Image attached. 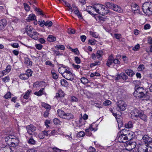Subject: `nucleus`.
<instances>
[{
	"label": "nucleus",
	"instance_id": "57",
	"mask_svg": "<svg viewBox=\"0 0 152 152\" xmlns=\"http://www.w3.org/2000/svg\"><path fill=\"white\" fill-rule=\"evenodd\" d=\"M88 41L89 44L91 45H95L96 42V41L95 40L93 39H90Z\"/></svg>",
	"mask_w": 152,
	"mask_h": 152
},
{
	"label": "nucleus",
	"instance_id": "63",
	"mask_svg": "<svg viewBox=\"0 0 152 152\" xmlns=\"http://www.w3.org/2000/svg\"><path fill=\"white\" fill-rule=\"evenodd\" d=\"M95 149L91 146L88 149V152H95Z\"/></svg>",
	"mask_w": 152,
	"mask_h": 152
},
{
	"label": "nucleus",
	"instance_id": "60",
	"mask_svg": "<svg viewBox=\"0 0 152 152\" xmlns=\"http://www.w3.org/2000/svg\"><path fill=\"white\" fill-rule=\"evenodd\" d=\"M35 10L37 12H39L40 15H44V14L42 12V11L41 9L36 7L35 8Z\"/></svg>",
	"mask_w": 152,
	"mask_h": 152
},
{
	"label": "nucleus",
	"instance_id": "52",
	"mask_svg": "<svg viewBox=\"0 0 152 152\" xmlns=\"http://www.w3.org/2000/svg\"><path fill=\"white\" fill-rule=\"evenodd\" d=\"M28 142L29 143L31 144L34 145L35 143V141L34 140L33 138L31 137L30 139L28 141Z\"/></svg>",
	"mask_w": 152,
	"mask_h": 152
},
{
	"label": "nucleus",
	"instance_id": "38",
	"mask_svg": "<svg viewBox=\"0 0 152 152\" xmlns=\"http://www.w3.org/2000/svg\"><path fill=\"white\" fill-rule=\"evenodd\" d=\"M75 14L77 15L79 18L82 19L83 17L81 13L80 12L79 10L74 12Z\"/></svg>",
	"mask_w": 152,
	"mask_h": 152
},
{
	"label": "nucleus",
	"instance_id": "18",
	"mask_svg": "<svg viewBox=\"0 0 152 152\" xmlns=\"http://www.w3.org/2000/svg\"><path fill=\"white\" fill-rule=\"evenodd\" d=\"M146 145H141L138 148L139 152H148Z\"/></svg>",
	"mask_w": 152,
	"mask_h": 152
},
{
	"label": "nucleus",
	"instance_id": "40",
	"mask_svg": "<svg viewBox=\"0 0 152 152\" xmlns=\"http://www.w3.org/2000/svg\"><path fill=\"white\" fill-rule=\"evenodd\" d=\"M51 73L52 77L53 79H56L58 78V76L54 70H52Z\"/></svg>",
	"mask_w": 152,
	"mask_h": 152
},
{
	"label": "nucleus",
	"instance_id": "10",
	"mask_svg": "<svg viewBox=\"0 0 152 152\" xmlns=\"http://www.w3.org/2000/svg\"><path fill=\"white\" fill-rule=\"evenodd\" d=\"M139 110L135 109L133 110L131 113V117L135 119V118H137L139 115V113H140V111Z\"/></svg>",
	"mask_w": 152,
	"mask_h": 152
},
{
	"label": "nucleus",
	"instance_id": "44",
	"mask_svg": "<svg viewBox=\"0 0 152 152\" xmlns=\"http://www.w3.org/2000/svg\"><path fill=\"white\" fill-rule=\"evenodd\" d=\"M113 63H114L115 64L120 65V62L117 57H116L115 58H114L113 57Z\"/></svg>",
	"mask_w": 152,
	"mask_h": 152
},
{
	"label": "nucleus",
	"instance_id": "58",
	"mask_svg": "<svg viewBox=\"0 0 152 152\" xmlns=\"http://www.w3.org/2000/svg\"><path fill=\"white\" fill-rule=\"evenodd\" d=\"M111 102L109 100L105 101L103 103L104 105L105 106H107L111 104Z\"/></svg>",
	"mask_w": 152,
	"mask_h": 152
},
{
	"label": "nucleus",
	"instance_id": "26",
	"mask_svg": "<svg viewBox=\"0 0 152 152\" xmlns=\"http://www.w3.org/2000/svg\"><path fill=\"white\" fill-rule=\"evenodd\" d=\"M65 67H60L58 69L59 72L61 73L62 76L63 77L64 75L66 73L65 72Z\"/></svg>",
	"mask_w": 152,
	"mask_h": 152
},
{
	"label": "nucleus",
	"instance_id": "54",
	"mask_svg": "<svg viewBox=\"0 0 152 152\" xmlns=\"http://www.w3.org/2000/svg\"><path fill=\"white\" fill-rule=\"evenodd\" d=\"M53 25V23L50 21H47L45 22V26H48L50 27L52 26Z\"/></svg>",
	"mask_w": 152,
	"mask_h": 152
},
{
	"label": "nucleus",
	"instance_id": "55",
	"mask_svg": "<svg viewBox=\"0 0 152 152\" xmlns=\"http://www.w3.org/2000/svg\"><path fill=\"white\" fill-rule=\"evenodd\" d=\"M50 132V131L45 130L42 131V133L44 135L46 136H49L50 134L49 133Z\"/></svg>",
	"mask_w": 152,
	"mask_h": 152
},
{
	"label": "nucleus",
	"instance_id": "35",
	"mask_svg": "<svg viewBox=\"0 0 152 152\" xmlns=\"http://www.w3.org/2000/svg\"><path fill=\"white\" fill-rule=\"evenodd\" d=\"M96 19L98 22H103L105 21L106 18L102 16H98Z\"/></svg>",
	"mask_w": 152,
	"mask_h": 152
},
{
	"label": "nucleus",
	"instance_id": "51",
	"mask_svg": "<svg viewBox=\"0 0 152 152\" xmlns=\"http://www.w3.org/2000/svg\"><path fill=\"white\" fill-rule=\"evenodd\" d=\"M53 122L55 124H60L61 122L57 118H55L53 119Z\"/></svg>",
	"mask_w": 152,
	"mask_h": 152
},
{
	"label": "nucleus",
	"instance_id": "2",
	"mask_svg": "<svg viewBox=\"0 0 152 152\" xmlns=\"http://www.w3.org/2000/svg\"><path fill=\"white\" fill-rule=\"evenodd\" d=\"M33 28L29 26H27L25 30L27 35L33 39L37 40L38 39L39 34L36 31H33Z\"/></svg>",
	"mask_w": 152,
	"mask_h": 152
},
{
	"label": "nucleus",
	"instance_id": "25",
	"mask_svg": "<svg viewBox=\"0 0 152 152\" xmlns=\"http://www.w3.org/2000/svg\"><path fill=\"white\" fill-rule=\"evenodd\" d=\"M114 4H113L110 2H106L104 3L105 6L106 7V8L107 9L109 8L111 9H112Z\"/></svg>",
	"mask_w": 152,
	"mask_h": 152
},
{
	"label": "nucleus",
	"instance_id": "23",
	"mask_svg": "<svg viewBox=\"0 0 152 152\" xmlns=\"http://www.w3.org/2000/svg\"><path fill=\"white\" fill-rule=\"evenodd\" d=\"M73 118L74 116L72 114L70 113H66L64 118L67 120H70L72 119Z\"/></svg>",
	"mask_w": 152,
	"mask_h": 152
},
{
	"label": "nucleus",
	"instance_id": "36",
	"mask_svg": "<svg viewBox=\"0 0 152 152\" xmlns=\"http://www.w3.org/2000/svg\"><path fill=\"white\" fill-rule=\"evenodd\" d=\"M148 152H152V142L146 145Z\"/></svg>",
	"mask_w": 152,
	"mask_h": 152
},
{
	"label": "nucleus",
	"instance_id": "42",
	"mask_svg": "<svg viewBox=\"0 0 152 152\" xmlns=\"http://www.w3.org/2000/svg\"><path fill=\"white\" fill-rule=\"evenodd\" d=\"M81 81L83 84L87 83L88 82V80L85 77L82 78L80 79Z\"/></svg>",
	"mask_w": 152,
	"mask_h": 152
},
{
	"label": "nucleus",
	"instance_id": "27",
	"mask_svg": "<svg viewBox=\"0 0 152 152\" xmlns=\"http://www.w3.org/2000/svg\"><path fill=\"white\" fill-rule=\"evenodd\" d=\"M126 74L130 77H132L135 73L133 71L130 69H127L125 71Z\"/></svg>",
	"mask_w": 152,
	"mask_h": 152
},
{
	"label": "nucleus",
	"instance_id": "12",
	"mask_svg": "<svg viewBox=\"0 0 152 152\" xmlns=\"http://www.w3.org/2000/svg\"><path fill=\"white\" fill-rule=\"evenodd\" d=\"M15 138V136L13 135H10L5 138L4 140L7 144L9 146L11 144L12 140L13 138Z\"/></svg>",
	"mask_w": 152,
	"mask_h": 152
},
{
	"label": "nucleus",
	"instance_id": "20",
	"mask_svg": "<svg viewBox=\"0 0 152 152\" xmlns=\"http://www.w3.org/2000/svg\"><path fill=\"white\" fill-rule=\"evenodd\" d=\"M63 77L67 80L72 81L74 80L73 76L72 73L69 74H65L64 75Z\"/></svg>",
	"mask_w": 152,
	"mask_h": 152
},
{
	"label": "nucleus",
	"instance_id": "39",
	"mask_svg": "<svg viewBox=\"0 0 152 152\" xmlns=\"http://www.w3.org/2000/svg\"><path fill=\"white\" fill-rule=\"evenodd\" d=\"M43 83L42 82H35L34 83V88H37V87L40 86V85L41 84H42V83Z\"/></svg>",
	"mask_w": 152,
	"mask_h": 152
},
{
	"label": "nucleus",
	"instance_id": "31",
	"mask_svg": "<svg viewBox=\"0 0 152 152\" xmlns=\"http://www.w3.org/2000/svg\"><path fill=\"white\" fill-rule=\"evenodd\" d=\"M60 83L61 85L63 86L66 87L68 85V82L65 79L61 80Z\"/></svg>",
	"mask_w": 152,
	"mask_h": 152
},
{
	"label": "nucleus",
	"instance_id": "13",
	"mask_svg": "<svg viewBox=\"0 0 152 152\" xmlns=\"http://www.w3.org/2000/svg\"><path fill=\"white\" fill-rule=\"evenodd\" d=\"M113 55H111L109 56L108 58L107 61L106 65L108 67H110V65L113 63Z\"/></svg>",
	"mask_w": 152,
	"mask_h": 152
},
{
	"label": "nucleus",
	"instance_id": "19",
	"mask_svg": "<svg viewBox=\"0 0 152 152\" xmlns=\"http://www.w3.org/2000/svg\"><path fill=\"white\" fill-rule=\"evenodd\" d=\"M131 7L132 11L134 13H138L139 12V6L136 4H132Z\"/></svg>",
	"mask_w": 152,
	"mask_h": 152
},
{
	"label": "nucleus",
	"instance_id": "33",
	"mask_svg": "<svg viewBox=\"0 0 152 152\" xmlns=\"http://www.w3.org/2000/svg\"><path fill=\"white\" fill-rule=\"evenodd\" d=\"M125 127L127 128H131L133 127L132 123L131 121H129L125 124Z\"/></svg>",
	"mask_w": 152,
	"mask_h": 152
},
{
	"label": "nucleus",
	"instance_id": "7",
	"mask_svg": "<svg viewBox=\"0 0 152 152\" xmlns=\"http://www.w3.org/2000/svg\"><path fill=\"white\" fill-rule=\"evenodd\" d=\"M26 129L28 133L32 135L36 130V128L32 124H30L26 126Z\"/></svg>",
	"mask_w": 152,
	"mask_h": 152
},
{
	"label": "nucleus",
	"instance_id": "9",
	"mask_svg": "<svg viewBox=\"0 0 152 152\" xmlns=\"http://www.w3.org/2000/svg\"><path fill=\"white\" fill-rule=\"evenodd\" d=\"M19 143V140L18 138L15 136V138H13L11 142V144L10 146L15 148L18 146Z\"/></svg>",
	"mask_w": 152,
	"mask_h": 152
},
{
	"label": "nucleus",
	"instance_id": "28",
	"mask_svg": "<svg viewBox=\"0 0 152 152\" xmlns=\"http://www.w3.org/2000/svg\"><path fill=\"white\" fill-rule=\"evenodd\" d=\"M19 77L20 79L23 80L27 79L29 77L27 74L26 73L20 74L19 75Z\"/></svg>",
	"mask_w": 152,
	"mask_h": 152
},
{
	"label": "nucleus",
	"instance_id": "11",
	"mask_svg": "<svg viewBox=\"0 0 152 152\" xmlns=\"http://www.w3.org/2000/svg\"><path fill=\"white\" fill-rule=\"evenodd\" d=\"M142 139L146 145L152 142V138L148 135H144L142 137Z\"/></svg>",
	"mask_w": 152,
	"mask_h": 152
},
{
	"label": "nucleus",
	"instance_id": "61",
	"mask_svg": "<svg viewBox=\"0 0 152 152\" xmlns=\"http://www.w3.org/2000/svg\"><path fill=\"white\" fill-rule=\"evenodd\" d=\"M140 47V45L138 44L136 45L134 48H133L132 50L134 51H137L139 49Z\"/></svg>",
	"mask_w": 152,
	"mask_h": 152
},
{
	"label": "nucleus",
	"instance_id": "48",
	"mask_svg": "<svg viewBox=\"0 0 152 152\" xmlns=\"http://www.w3.org/2000/svg\"><path fill=\"white\" fill-rule=\"evenodd\" d=\"M11 68V66L9 65H8L6 67V69L3 71H4L5 72V73H6L7 74L10 71Z\"/></svg>",
	"mask_w": 152,
	"mask_h": 152
},
{
	"label": "nucleus",
	"instance_id": "47",
	"mask_svg": "<svg viewBox=\"0 0 152 152\" xmlns=\"http://www.w3.org/2000/svg\"><path fill=\"white\" fill-rule=\"evenodd\" d=\"M85 135V133L83 131H80L79 132L77 135V137H83Z\"/></svg>",
	"mask_w": 152,
	"mask_h": 152
},
{
	"label": "nucleus",
	"instance_id": "43",
	"mask_svg": "<svg viewBox=\"0 0 152 152\" xmlns=\"http://www.w3.org/2000/svg\"><path fill=\"white\" fill-rule=\"evenodd\" d=\"M90 35H92L93 37L97 38L98 37V34L95 32H92L91 31H89Z\"/></svg>",
	"mask_w": 152,
	"mask_h": 152
},
{
	"label": "nucleus",
	"instance_id": "16",
	"mask_svg": "<svg viewBox=\"0 0 152 152\" xmlns=\"http://www.w3.org/2000/svg\"><path fill=\"white\" fill-rule=\"evenodd\" d=\"M112 10L119 13L122 12L123 11V10L120 6L116 4H114Z\"/></svg>",
	"mask_w": 152,
	"mask_h": 152
},
{
	"label": "nucleus",
	"instance_id": "22",
	"mask_svg": "<svg viewBox=\"0 0 152 152\" xmlns=\"http://www.w3.org/2000/svg\"><path fill=\"white\" fill-rule=\"evenodd\" d=\"M36 18V17L34 14H31L28 15L26 20L28 22H30L31 20H35Z\"/></svg>",
	"mask_w": 152,
	"mask_h": 152
},
{
	"label": "nucleus",
	"instance_id": "29",
	"mask_svg": "<svg viewBox=\"0 0 152 152\" xmlns=\"http://www.w3.org/2000/svg\"><path fill=\"white\" fill-rule=\"evenodd\" d=\"M44 88L40 89L38 91H35L34 93V94L38 96H42L43 94V90H44Z\"/></svg>",
	"mask_w": 152,
	"mask_h": 152
},
{
	"label": "nucleus",
	"instance_id": "37",
	"mask_svg": "<svg viewBox=\"0 0 152 152\" xmlns=\"http://www.w3.org/2000/svg\"><path fill=\"white\" fill-rule=\"evenodd\" d=\"M103 52L102 50H99L97 52L96 56L98 58H100L103 55Z\"/></svg>",
	"mask_w": 152,
	"mask_h": 152
},
{
	"label": "nucleus",
	"instance_id": "45",
	"mask_svg": "<svg viewBox=\"0 0 152 152\" xmlns=\"http://www.w3.org/2000/svg\"><path fill=\"white\" fill-rule=\"evenodd\" d=\"M23 6L25 8V10L26 11L28 12L30 10V7L27 3H24Z\"/></svg>",
	"mask_w": 152,
	"mask_h": 152
},
{
	"label": "nucleus",
	"instance_id": "64",
	"mask_svg": "<svg viewBox=\"0 0 152 152\" xmlns=\"http://www.w3.org/2000/svg\"><path fill=\"white\" fill-rule=\"evenodd\" d=\"M36 48L38 50H41L42 48V45L40 44L36 45H35Z\"/></svg>",
	"mask_w": 152,
	"mask_h": 152
},
{
	"label": "nucleus",
	"instance_id": "46",
	"mask_svg": "<svg viewBox=\"0 0 152 152\" xmlns=\"http://www.w3.org/2000/svg\"><path fill=\"white\" fill-rule=\"evenodd\" d=\"M56 49H61V50H64L65 49L64 46L62 45H57L55 47Z\"/></svg>",
	"mask_w": 152,
	"mask_h": 152
},
{
	"label": "nucleus",
	"instance_id": "62",
	"mask_svg": "<svg viewBox=\"0 0 152 152\" xmlns=\"http://www.w3.org/2000/svg\"><path fill=\"white\" fill-rule=\"evenodd\" d=\"M72 51L76 55H78L79 54V52L77 48L72 49Z\"/></svg>",
	"mask_w": 152,
	"mask_h": 152
},
{
	"label": "nucleus",
	"instance_id": "6",
	"mask_svg": "<svg viewBox=\"0 0 152 152\" xmlns=\"http://www.w3.org/2000/svg\"><path fill=\"white\" fill-rule=\"evenodd\" d=\"M117 105L118 107L121 111L124 110L126 109V104L123 100H118L117 102Z\"/></svg>",
	"mask_w": 152,
	"mask_h": 152
},
{
	"label": "nucleus",
	"instance_id": "41",
	"mask_svg": "<svg viewBox=\"0 0 152 152\" xmlns=\"http://www.w3.org/2000/svg\"><path fill=\"white\" fill-rule=\"evenodd\" d=\"M42 106L44 107L45 108L47 109V110H49L51 109V106L50 105L46 104L45 103H43L42 104Z\"/></svg>",
	"mask_w": 152,
	"mask_h": 152
},
{
	"label": "nucleus",
	"instance_id": "32",
	"mask_svg": "<svg viewBox=\"0 0 152 152\" xmlns=\"http://www.w3.org/2000/svg\"><path fill=\"white\" fill-rule=\"evenodd\" d=\"M32 91L30 90H28L27 91L25 94L23 96V98L26 99H28L29 97V95L31 92Z\"/></svg>",
	"mask_w": 152,
	"mask_h": 152
},
{
	"label": "nucleus",
	"instance_id": "1",
	"mask_svg": "<svg viewBox=\"0 0 152 152\" xmlns=\"http://www.w3.org/2000/svg\"><path fill=\"white\" fill-rule=\"evenodd\" d=\"M94 8L95 12L102 15L107 14L109 12L104 5L100 4H95L94 5Z\"/></svg>",
	"mask_w": 152,
	"mask_h": 152
},
{
	"label": "nucleus",
	"instance_id": "34",
	"mask_svg": "<svg viewBox=\"0 0 152 152\" xmlns=\"http://www.w3.org/2000/svg\"><path fill=\"white\" fill-rule=\"evenodd\" d=\"M93 10H94V6L93 7L91 6H88L86 10L87 12L90 14H93L92 12H91V11Z\"/></svg>",
	"mask_w": 152,
	"mask_h": 152
},
{
	"label": "nucleus",
	"instance_id": "59",
	"mask_svg": "<svg viewBox=\"0 0 152 152\" xmlns=\"http://www.w3.org/2000/svg\"><path fill=\"white\" fill-rule=\"evenodd\" d=\"M11 97V93L10 92L7 93L4 96V97L7 99L10 98Z\"/></svg>",
	"mask_w": 152,
	"mask_h": 152
},
{
	"label": "nucleus",
	"instance_id": "24",
	"mask_svg": "<svg viewBox=\"0 0 152 152\" xmlns=\"http://www.w3.org/2000/svg\"><path fill=\"white\" fill-rule=\"evenodd\" d=\"M24 63L27 66H30L32 65V62L30 61L28 57L25 58H24Z\"/></svg>",
	"mask_w": 152,
	"mask_h": 152
},
{
	"label": "nucleus",
	"instance_id": "3",
	"mask_svg": "<svg viewBox=\"0 0 152 152\" xmlns=\"http://www.w3.org/2000/svg\"><path fill=\"white\" fill-rule=\"evenodd\" d=\"M141 90H144V89L142 87H138L134 93V96L141 98H142L144 100H147V99H149V96L145 94Z\"/></svg>",
	"mask_w": 152,
	"mask_h": 152
},
{
	"label": "nucleus",
	"instance_id": "5",
	"mask_svg": "<svg viewBox=\"0 0 152 152\" xmlns=\"http://www.w3.org/2000/svg\"><path fill=\"white\" fill-rule=\"evenodd\" d=\"M121 133L125 135L128 141L132 139L134 136V133L133 132L126 129H123L121 131Z\"/></svg>",
	"mask_w": 152,
	"mask_h": 152
},
{
	"label": "nucleus",
	"instance_id": "21",
	"mask_svg": "<svg viewBox=\"0 0 152 152\" xmlns=\"http://www.w3.org/2000/svg\"><path fill=\"white\" fill-rule=\"evenodd\" d=\"M57 113L58 116L61 118H64L66 113L62 110L58 109L57 110Z\"/></svg>",
	"mask_w": 152,
	"mask_h": 152
},
{
	"label": "nucleus",
	"instance_id": "14",
	"mask_svg": "<svg viewBox=\"0 0 152 152\" xmlns=\"http://www.w3.org/2000/svg\"><path fill=\"white\" fill-rule=\"evenodd\" d=\"M126 144L130 150H132L135 148L137 145L136 143L135 142H131L128 141L127 142Z\"/></svg>",
	"mask_w": 152,
	"mask_h": 152
},
{
	"label": "nucleus",
	"instance_id": "15",
	"mask_svg": "<svg viewBox=\"0 0 152 152\" xmlns=\"http://www.w3.org/2000/svg\"><path fill=\"white\" fill-rule=\"evenodd\" d=\"M138 117H139L141 119L145 121H147V116L144 114V112L142 111H140Z\"/></svg>",
	"mask_w": 152,
	"mask_h": 152
},
{
	"label": "nucleus",
	"instance_id": "4",
	"mask_svg": "<svg viewBox=\"0 0 152 152\" xmlns=\"http://www.w3.org/2000/svg\"><path fill=\"white\" fill-rule=\"evenodd\" d=\"M143 12L149 15L152 14V3L149 2L144 3L142 7Z\"/></svg>",
	"mask_w": 152,
	"mask_h": 152
},
{
	"label": "nucleus",
	"instance_id": "53",
	"mask_svg": "<svg viewBox=\"0 0 152 152\" xmlns=\"http://www.w3.org/2000/svg\"><path fill=\"white\" fill-rule=\"evenodd\" d=\"M32 71H31L30 69H28L26 71V74L29 77V76H31L32 74Z\"/></svg>",
	"mask_w": 152,
	"mask_h": 152
},
{
	"label": "nucleus",
	"instance_id": "49",
	"mask_svg": "<svg viewBox=\"0 0 152 152\" xmlns=\"http://www.w3.org/2000/svg\"><path fill=\"white\" fill-rule=\"evenodd\" d=\"M121 78L124 80H126L128 79V76L124 73H121Z\"/></svg>",
	"mask_w": 152,
	"mask_h": 152
},
{
	"label": "nucleus",
	"instance_id": "17",
	"mask_svg": "<svg viewBox=\"0 0 152 152\" xmlns=\"http://www.w3.org/2000/svg\"><path fill=\"white\" fill-rule=\"evenodd\" d=\"M7 24V21L5 19L0 20V30L3 29Z\"/></svg>",
	"mask_w": 152,
	"mask_h": 152
},
{
	"label": "nucleus",
	"instance_id": "56",
	"mask_svg": "<svg viewBox=\"0 0 152 152\" xmlns=\"http://www.w3.org/2000/svg\"><path fill=\"white\" fill-rule=\"evenodd\" d=\"M75 62L77 64H79L80 63V59L78 57L76 56L75 57Z\"/></svg>",
	"mask_w": 152,
	"mask_h": 152
},
{
	"label": "nucleus",
	"instance_id": "50",
	"mask_svg": "<svg viewBox=\"0 0 152 152\" xmlns=\"http://www.w3.org/2000/svg\"><path fill=\"white\" fill-rule=\"evenodd\" d=\"M90 76L91 77H94V76L99 77V76H100V75L99 73H98V72H96L94 73H91V74Z\"/></svg>",
	"mask_w": 152,
	"mask_h": 152
},
{
	"label": "nucleus",
	"instance_id": "30",
	"mask_svg": "<svg viewBox=\"0 0 152 152\" xmlns=\"http://www.w3.org/2000/svg\"><path fill=\"white\" fill-rule=\"evenodd\" d=\"M56 39V37L52 35H49L47 38V40L50 42L55 41Z\"/></svg>",
	"mask_w": 152,
	"mask_h": 152
},
{
	"label": "nucleus",
	"instance_id": "8",
	"mask_svg": "<svg viewBox=\"0 0 152 152\" xmlns=\"http://www.w3.org/2000/svg\"><path fill=\"white\" fill-rule=\"evenodd\" d=\"M117 138L118 141L120 142L125 143L128 141L125 135L121 133V135H118Z\"/></svg>",
	"mask_w": 152,
	"mask_h": 152
}]
</instances>
